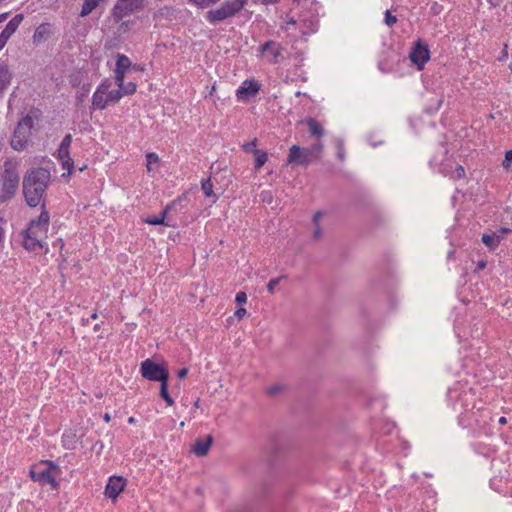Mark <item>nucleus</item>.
Returning <instances> with one entry per match:
<instances>
[{"instance_id": "1", "label": "nucleus", "mask_w": 512, "mask_h": 512, "mask_svg": "<svg viewBox=\"0 0 512 512\" xmlns=\"http://www.w3.org/2000/svg\"><path fill=\"white\" fill-rule=\"evenodd\" d=\"M50 172L43 167L32 168L25 174L22 182L26 204L35 208L41 204L50 182Z\"/></svg>"}, {"instance_id": "2", "label": "nucleus", "mask_w": 512, "mask_h": 512, "mask_svg": "<svg viewBox=\"0 0 512 512\" xmlns=\"http://www.w3.org/2000/svg\"><path fill=\"white\" fill-rule=\"evenodd\" d=\"M41 116L42 112L40 109L31 108L28 114L18 122L11 139V147L14 150L20 151L26 147L34 121H39Z\"/></svg>"}, {"instance_id": "3", "label": "nucleus", "mask_w": 512, "mask_h": 512, "mask_svg": "<svg viewBox=\"0 0 512 512\" xmlns=\"http://www.w3.org/2000/svg\"><path fill=\"white\" fill-rule=\"evenodd\" d=\"M248 0H226L219 8L206 12L205 19L210 24H217L227 18L238 14L247 4Z\"/></svg>"}, {"instance_id": "4", "label": "nucleus", "mask_w": 512, "mask_h": 512, "mask_svg": "<svg viewBox=\"0 0 512 512\" xmlns=\"http://www.w3.org/2000/svg\"><path fill=\"white\" fill-rule=\"evenodd\" d=\"M248 0H226L219 8L206 12L205 19L210 24H217L227 18L238 14L247 4Z\"/></svg>"}, {"instance_id": "5", "label": "nucleus", "mask_w": 512, "mask_h": 512, "mask_svg": "<svg viewBox=\"0 0 512 512\" xmlns=\"http://www.w3.org/2000/svg\"><path fill=\"white\" fill-rule=\"evenodd\" d=\"M146 0H117L111 10L113 21L121 22L125 17L145 7Z\"/></svg>"}, {"instance_id": "6", "label": "nucleus", "mask_w": 512, "mask_h": 512, "mask_svg": "<svg viewBox=\"0 0 512 512\" xmlns=\"http://www.w3.org/2000/svg\"><path fill=\"white\" fill-rule=\"evenodd\" d=\"M140 371L142 377L149 381L162 382L169 380L167 367L163 364L156 363L150 358L141 363Z\"/></svg>"}, {"instance_id": "7", "label": "nucleus", "mask_w": 512, "mask_h": 512, "mask_svg": "<svg viewBox=\"0 0 512 512\" xmlns=\"http://www.w3.org/2000/svg\"><path fill=\"white\" fill-rule=\"evenodd\" d=\"M19 174L14 167H6L3 173V182L0 190L2 202L14 197L19 186Z\"/></svg>"}, {"instance_id": "8", "label": "nucleus", "mask_w": 512, "mask_h": 512, "mask_svg": "<svg viewBox=\"0 0 512 512\" xmlns=\"http://www.w3.org/2000/svg\"><path fill=\"white\" fill-rule=\"evenodd\" d=\"M313 161L315 160L307 148L293 145L289 149L286 163L293 166H308Z\"/></svg>"}, {"instance_id": "9", "label": "nucleus", "mask_w": 512, "mask_h": 512, "mask_svg": "<svg viewBox=\"0 0 512 512\" xmlns=\"http://www.w3.org/2000/svg\"><path fill=\"white\" fill-rule=\"evenodd\" d=\"M409 58L412 63L416 65L418 70H422L426 62H428L430 59V51L428 45L423 43L421 40L415 42L409 53Z\"/></svg>"}, {"instance_id": "10", "label": "nucleus", "mask_w": 512, "mask_h": 512, "mask_svg": "<svg viewBox=\"0 0 512 512\" xmlns=\"http://www.w3.org/2000/svg\"><path fill=\"white\" fill-rule=\"evenodd\" d=\"M112 82L110 79H104L97 87L92 96V109L104 110L107 107L106 93L111 88Z\"/></svg>"}, {"instance_id": "11", "label": "nucleus", "mask_w": 512, "mask_h": 512, "mask_svg": "<svg viewBox=\"0 0 512 512\" xmlns=\"http://www.w3.org/2000/svg\"><path fill=\"white\" fill-rule=\"evenodd\" d=\"M260 84L254 80H245L236 90V97L240 101H249L260 91Z\"/></svg>"}, {"instance_id": "12", "label": "nucleus", "mask_w": 512, "mask_h": 512, "mask_svg": "<svg viewBox=\"0 0 512 512\" xmlns=\"http://www.w3.org/2000/svg\"><path fill=\"white\" fill-rule=\"evenodd\" d=\"M23 19V14H16L7 23V25L0 34V51L5 47L10 37L16 32Z\"/></svg>"}, {"instance_id": "13", "label": "nucleus", "mask_w": 512, "mask_h": 512, "mask_svg": "<svg viewBox=\"0 0 512 512\" xmlns=\"http://www.w3.org/2000/svg\"><path fill=\"white\" fill-rule=\"evenodd\" d=\"M49 213L45 210V204L42 203V211L36 219H32L28 226V233L39 234L45 232L49 224Z\"/></svg>"}, {"instance_id": "14", "label": "nucleus", "mask_w": 512, "mask_h": 512, "mask_svg": "<svg viewBox=\"0 0 512 512\" xmlns=\"http://www.w3.org/2000/svg\"><path fill=\"white\" fill-rule=\"evenodd\" d=\"M282 51H283V47L279 43L272 41V40L266 41L260 47V52L262 54H264L266 52H268L270 54L269 62L272 64L280 63L284 59Z\"/></svg>"}, {"instance_id": "15", "label": "nucleus", "mask_w": 512, "mask_h": 512, "mask_svg": "<svg viewBox=\"0 0 512 512\" xmlns=\"http://www.w3.org/2000/svg\"><path fill=\"white\" fill-rule=\"evenodd\" d=\"M125 488V479L121 476H112L105 487V496L115 500Z\"/></svg>"}, {"instance_id": "16", "label": "nucleus", "mask_w": 512, "mask_h": 512, "mask_svg": "<svg viewBox=\"0 0 512 512\" xmlns=\"http://www.w3.org/2000/svg\"><path fill=\"white\" fill-rule=\"evenodd\" d=\"M183 199H186L185 195H182V196L178 197L177 199H175L174 201H172L169 205H167L163 209V211L158 216L148 217L144 220V222L147 224H150V225L162 224V225L171 227L172 225L170 223L165 222L166 215L171 209L175 208L178 204H180Z\"/></svg>"}, {"instance_id": "17", "label": "nucleus", "mask_w": 512, "mask_h": 512, "mask_svg": "<svg viewBox=\"0 0 512 512\" xmlns=\"http://www.w3.org/2000/svg\"><path fill=\"white\" fill-rule=\"evenodd\" d=\"M30 478L34 482H39L40 484H50L53 488L58 487V483L55 477L52 475L50 469H44L42 471H36L31 469L29 472Z\"/></svg>"}, {"instance_id": "18", "label": "nucleus", "mask_w": 512, "mask_h": 512, "mask_svg": "<svg viewBox=\"0 0 512 512\" xmlns=\"http://www.w3.org/2000/svg\"><path fill=\"white\" fill-rule=\"evenodd\" d=\"M213 443V437L211 435H208L207 438L204 439H197L192 446V451L194 454L198 457H203L207 455L209 448L211 447Z\"/></svg>"}, {"instance_id": "19", "label": "nucleus", "mask_w": 512, "mask_h": 512, "mask_svg": "<svg viewBox=\"0 0 512 512\" xmlns=\"http://www.w3.org/2000/svg\"><path fill=\"white\" fill-rule=\"evenodd\" d=\"M23 235V246L29 251H34L36 248L41 247V242L38 239L39 234L28 233V229L22 232Z\"/></svg>"}, {"instance_id": "20", "label": "nucleus", "mask_w": 512, "mask_h": 512, "mask_svg": "<svg viewBox=\"0 0 512 512\" xmlns=\"http://www.w3.org/2000/svg\"><path fill=\"white\" fill-rule=\"evenodd\" d=\"M502 239V235L493 232L492 234H483L481 240L490 250H495Z\"/></svg>"}, {"instance_id": "21", "label": "nucleus", "mask_w": 512, "mask_h": 512, "mask_svg": "<svg viewBox=\"0 0 512 512\" xmlns=\"http://www.w3.org/2000/svg\"><path fill=\"white\" fill-rule=\"evenodd\" d=\"M12 74L7 65H0V94H2L10 84Z\"/></svg>"}, {"instance_id": "22", "label": "nucleus", "mask_w": 512, "mask_h": 512, "mask_svg": "<svg viewBox=\"0 0 512 512\" xmlns=\"http://www.w3.org/2000/svg\"><path fill=\"white\" fill-rule=\"evenodd\" d=\"M50 34L49 24H41L38 26L33 34V43L38 44L45 40Z\"/></svg>"}, {"instance_id": "23", "label": "nucleus", "mask_w": 512, "mask_h": 512, "mask_svg": "<svg viewBox=\"0 0 512 512\" xmlns=\"http://www.w3.org/2000/svg\"><path fill=\"white\" fill-rule=\"evenodd\" d=\"M306 125L308 126L309 132L311 135L320 138L324 135V129L314 118H308L305 120Z\"/></svg>"}, {"instance_id": "24", "label": "nucleus", "mask_w": 512, "mask_h": 512, "mask_svg": "<svg viewBox=\"0 0 512 512\" xmlns=\"http://www.w3.org/2000/svg\"><path fill=\"white\" fill-rule=\"evenodd\" d=\"M132 66L131 60L124 54H117L116 57V67L115 70L127 72V70Z\"/></svg>"}, {"instance_id": "25", "label": "nucleus", "mask_w": 512, "mask_h": 512, "mask_svg": "<svg viewBox=\"0 0 512 512\" xmlns=\"http://www.w3.org/2000/svg\"><path fill=\"white\" fill-rule=\"evenodd\" d=\"M168 381L165 380L160 382V397L166 402L167 406H172L174 404L173 398L168 393Z\"/></svg>"}, {"instance_id": "26", "label": "nucleus", "mask_w": 512, "mask_h": 512, "mask_svg": "<svg viewBox=\"0 0 512 512\" xmlns=\"http://www.w3.org/2000/svg\"><path fill=\"white\" fill-rule=\"evenodd\" d=\"M58 157H59V159L61 161L62 167L64 169H67L68 170V174L70 175L72 173L73 168H74V161L70 157V152L67 151V156H65L64 154H62V153H60L58 151Z\"/></svg>"}, {"instance_id": "27", "label": "nucleus", "mask_w": 512, "mask_h": 512, "mask_svg": "<svg viewBox=\"0 0 512 512\" xmlns=\"http://www.w3.org/2000/svg\"><path fill=\"white\" fill-rule=\"evenodd\" d=\"M323 216V213L321 211H317L313 216V224H314V232H313V238L319 239L322 236V229L320 227V219Z\"/></svg>"}, {"instance_id": "28", "label": "nucleus", "mask_w": 512, "mask_h": 512, "mask_svg": "<svg viewBox=\"0 0 512 512\" xmlns=\"http://www.w3.org/2000/svg\"><path fill=\"white\" fill-rule=\"evenodd\" d=\"M254 155H255L254 168H255V170H259L267 162L268 154L263 150H258V151H256V153Z\"/></svg>"}, {"instance_id": "29", "label": "nucleus", "mask_w": 512, "mask_h": 512, "mask_svg": "<svg viewBox=\"0 0 512 512\" xmlns=\"http://www.w3.org/2000/svg\"><path fill=\"white\" fill-rule=\"evenodd\" d=\"M123 97V93H122V90H108V92L106 93V100H107V105L109 103H112V104H116L120 101V99Z\"/></svg>"}, {"instance_id": "30", "label": "nucleus", "mask_w": 512, "mask_h": 512, "mask_svg": "<svg viewBox=\"0 0 512 512\" xmlns=\"http://www.w3.org/2000/svg\"><path fill=\"white\" fill-rule=\"evenodd\" d=\"M201 189L206 197L210 198L214 196L213 184L210 178L203 179L201 181Z\"/></svg>"}, {"instance_id": "31", "label": "nucleus", "mask_w": 512, "mask_h": 512, "mask_svg": "<svg viewBox=\"0 0 512 512\" xmlns=\"http://www.w3.org/2000/svg\"><path fill=\"white\" fill-rule=\"evenodd\" d=\"M90 92V84H84L81 89L76 93V101L81 104L88 97Z\"/></svg>"}, {"instance_id": "32", "label": "nucleus", "mask_w": 512, "mask_h": 512, "mask_svg": "<svg viewBox=\"0 0 512 512\" xmlns=\"http://www.w3.org/2000/svg\"><path fill=\"white\" fill-rule=\"evenodd\" d=\"M71 143H72L71 134L65 135L61 141L58 151L60 153L64 154L65 156H67V151H69Z\"/></svg>"}, {"instance_id": "33", "label": "nucleus", "mask_w": 512, "mask_h": 512, "mask_svg": "<svg viewBox=\"0 0 512 512\" xmlns=\"http://www.w3.org/2000/svg\"><path fill=\"white\" fill-rule=\"evenodd\" d=\"M220 0H189L192 4L196 5L199 8L205 9L211 7L212 5L218 3Z\"/></svg>"}, {"instance_id": "34", "label": "nucleus", "mask_w": 512, "mask_h": 512, "mask_svg": "<svg viewBox=\"0 0 512 512\" xmlns=\"http://www.w3.org/2000/svg\"><path fill=\"white\" fill-rule=\"evenodd\" d=\"M137 85L134 82L124 83L122 87H119V90H122L124 95H132L136 92Z\"/></svg>"}, {"instance_id": "35", "label": "nucleus", "mask_w": 512, "mask_h": 512, "mask_svg": "<svg viewBox=\"0 0 512 512\" xmlns=\"http://www.w3.org/2000/svg\"><path fill=\"white\" fill-rule=\"evenodd\" d=\"M307 149L311 152V155L314 158V160H317L320 157V154L323 150V144L321 142H317Z\"/></svg>"}, {"instance_id": "36", "label": "nucleus", "mask_w": 512, "mask_h": 512, "mask_svg": "<svg viewBox=\"0 0 512 512\" xmlns=\"http://www.w3.org/2000/svg\"><path fill=\"white\" fill-rule=\"evenodd\" d=\"M286 278V276L282 275L276 278L271 279L267 284V290L270 294L275 293L276 286L280 283L282 279Z\"/></svg>"}, {"instance_id": "37", "label": "nucleus", "mask_w": 512, "mask_h": 512, "mask_svg": "<svg viewBox=\"0 0 512 512\" xmlns=\"http://www.w3.org/2000/svg\"><path fill=\"white\" fill-rule=\"evenodd\" d=\"M397 22V17L392 15L389 10H386L384 13V23L388 27H392Z\"/></svg>"}, {"instance_id": "38", "label": "nucleus", "mask_w": 512, "mask_h": 512, "mask_svg": "<svg viewBox=\"0 0 512 512\" xmlns=\"http://www.w3.org/2000/svg\"><path fill=\"white\" fill-rule=\"evenodd\" d=\"M336 148H337V157L340 161H344L345 159V149H344V143L342 140L338 139L336 141Z\"/></svg>"}, {"instance_id": "39", "label": "nucleus", "mask_w": 512, "mask_h": 512, "mask_svg": "<svg viewBox=\"0 0 512 512\" xmlns=\"http://www.w3.org/2000/svg\"><path fill=\"white\" fill-rule=\"evenodd\" d=\"M74 437V434H64L62 437L63 446L68 449L72 448V445L74 443Z\"/></svg>"}, {"instance_id": "40", "label": "nucleus", "mask_w": 512, "mask_h": 512, "mask_svg": "<svg viewBox=\"0 0 512 512\" xmlns=\"http://www.w3.org/2000/svg\"><path fill=\"white\" fill-rule=\"evenodd\" d=\"M115 73V83L118 87H122L125 79V72L114 70Z\"/></svg>"}, {"instance_id": "41", "label": "nucleus", "mask_w": 512, "mask_h": 512, "mask_svg": "<svg viewBox=\"0 0 512 512\" xmlns=\"http://www.w3.org/2000/svg\"><path fill=\"white\" fill-rule=\"evenodd\" d=\"M466 175L465 169L462 165H457L455 168V171L453 172L452 178L453 179H462Z\"/></svg>"}, {"instance_id": "42", "label": "nucleus", "mask_w": 512, "mask_h": 512, "mask_svg": "<svg viewBox=\"0 0 512 512\" xmlns=\"http://www.w3.org/2000/svg\"><path fill=\"white\" fill-rule=\"evenodd\" d=\"M283 390H284V386L283 385L276 384V385L270 386L267 389V394H269L270 396H275V395H277L278 393H280Z\"/></svg>"}, {"instance_id": "43", "label": "nucleus", "mask_w": 512, "mask_h": 512, "mask_svg": "<svg viewBox=\"0 0 512 512\" xmlns=\"http://www.w3.org/2000/svg\"><path fill=\"white\" fill-rule=\"evenodd\" d=\"M243 150L245 152H248V153H253L255 154L256 151H258V149H256V140H253L251 142H248V143H245L243 146H242Z\"/></svg>"}, {"instance_id": "44", "label": "nucleus", "mask_w": 512, "mask_h": 512, "mask_svg": "<svg viewBox=\"0 0 512 512\" xmlns=\"http://www.w3.org/2000/svg\"><path fill=\"white\" fill-rule=\"evenodd\" d=\"M235 301H236V303H237V304H239V305L246 303V301H247V295H246V293H245V292H243V291H239V292L236 294Z\"/></svg>"}, {"instance_id": "45", "label": "nucleus", "mask_w": 512, "mask_h": 512, "mask_svg": "<svg viewBox=\"0 0 512 512\" xmlns=\"http://www.w3.org/2000/svg\"><path fill=\"white\" fill-rule=\"evenodd\" d=\"M511 163H512V158L510 157L509 153L506 152L505 153V158L502 162V166L504 169L508 170L511 166Z\"/></svg>"}, {"instance_id": "46", "label": "nucleus", "mask_w": 512, "mask_h": 512, "mask_svg": "<svg viewBox=\"0 0 512 512\" xmlns=\"http://www.w3.org/2000/svg\"><path fill=\"white\" fill-rule=\"evenodd\" d=\"M246 314L247 310L243 307L238 308L234 313L235 317L239 320L242 319Z\"/></svg>"}, {"instance_id": "47", "label": "nucleus", "mask_w": 512, "mask_h": 512, "mask_svg": "<svg viewBox=\"0 0 512 512\" xmlns=\"http://www.w3.org/2000/svg\"><path fill=\"white\" fill-rule=\"evenodd\" d=\"M147 160H148L149 164L152 163V162L156 163V162L159 161V157L155 153H148L147 154Z\"/></svg>"}, {"instance_id": "48", "label": "nucleus", "mask_w": 512, "mask_h": 512, "mask_svg": "<svg viewBox=\"0 0 512 512\" xmlns=\"http://www.w3.org/2000/svg\"><path fill=\"white\" fill-rule=\"evenodd\" d=\"M188 374V368H182L177 372V376L179 379H184Z\"/></svg>"}, {"instance_id": "49", "label": "nucleus", "mask_w": 512, "mask_h": 512, "mask_svg": "<svg viewBox=\"0 0 512 512\" xmlns=\"http://www.w3.org/2000/svg\"><path fill=\"white\" fill-rule=\"evenodd\" d=\"M129 25H130V22L123 21V22H121V24L119 26V30L123 31V32H126L129 29Z\"/></svg>"}, {"instance_id": "50", "label": "nucleus", "mask_w": 512, "mask_h": 512, "mask_svg": "<svg viewBox=\"0 0 512 512\" xmlns=\"http://www.w3.org/2000/svg\"><path fill=\"white\" fill-rule=\"evenodd\" d=\"M5 222L3 217H0V243L2 242L4 238V229L2 227V224Z\"/></svg>"}, {"instance_id": "51", "label": "nucleus", "mask_w": 512, "mask_h": 512, "mask_svg": "<svg viewBox=\"0 0 512 512\" xmlns=\"http://www.w3.org/2000/svg\"><path fill=\"white\" fill-rule=\"evenodd\" d=\"M45 464L48 466L46 469H50V471L52 469H57L58 468V466L54 462H52L50 460L45 461Z\"/></svg>"}, {"instance_id": "52", "label": "nucleus", "mask_w": 512, "mask_h": 512, "mask_svg": "<svg viewBox=\"0 0 512 512\" xmlns=\"http://www.w3.org/2000/svg\"><path fill=\"white\" fill-rule=\"evenodd\" d=\"M511 232V229L509 228H501L497 230L495 233H498L499 235H502L504 237V234Z\"/></svg>"}, {"instance_id": "53", "label": "nucleus", "mask_w": 512, "mask_h": 512, "mask_svg": "<svg viewBox=\"0 0 512 512\" xmlns=\"http://www.w3.org/2000/svg\"><path fill=\"white\" fill-rule=\"evenodd\" d=\"M70 83L72 84V86H77V85H79L80 81L78 80L77 77H75V78L71 77Z\"/></svg>"}, {"instance_id": "54", "label": "nucleus", "mask_w": 512, "mask_h": 512, "mask_svg": "<svg viewBox=\"0 0 512 512\" xmlns=\"http://www.w3.org/2000/svg\"><path fill=\"white\" fill-rule=\"evenodd\" d=\"M9 16V12L0 14V23L4 22Z\"/></svg>"}, {"instance_id": "55", "label": "nucleus", "mask_w": 512, "mask_h": 512, "mask_svg": "<svg viewBox=\"0 0 512 512\" xmlns=\"http://www.w3.org/2000/svg\"><path fill=\"white\" fill-rule=\"evenodd\" d=\"M263 4H274L277 3L279 0H260Z\"/></svg>"}, {"instance_id": "56", "label": "nucleus", "mask_w": 512, "mask_h": 512, "mask_svg": "<svg viewBox=\"0 0 512 512\" xmlns=\"http://www.w3.org/2000/svg\"><path fill=\"white\" fill-rule=\"evenodd\" d=\"M477 266H478V269H484L486 267V262L479 261Z\"/></svg>"}, {"instance_id": "57", "label": "nucleus", "mask_w": 512, "mask_h": 512, "mask_svg": "<svg viewBox=\"0 0 512 512\" xmlns=\"http://www.w3.org/2000/svg\"><path fill=\"white\" fill-rule=\"evenodd\" d=\"M286 23H287V25H295L296 24V20L293 17H291L289 20H287Z\"/></svg>"}, {"instance_id": "58", "label": "nucleus", "mask_w": 512, "mask_h": 512, "mask_svg": "<svg viewBox=\"0 0 512 512\" xmlns=\"http://www.w3.org/2000/svg\"><path fill=\"white\" fill-rule=\"evenodd\" d=\"M506 423H507V419H506V417H504V416L500 417V419H499V424H501V425H505Z\"/></svg>"}, {"instance_id": "59", "label": "nucleus", "mask_w": 512, "mask_h": 512, "mask_svg": "<svg viewBox=\"0 0 512 512\" xmlns=\"http://www.w3.org/2000/svg\"><path fill=\"white\" fill-rule=\"evenodd\" d=\"M102 324H103V323H101V324H100V323L95 324V325H94V327H93V330H94V331H96V332H97V331H99V330H100V328H101V326H102Z\"/></svg>"}, {"instance_id": "60", "label": "nucleus", "mask_w": 512, "mask_h": 512, "mask_svg": "<svg viewBox=\"0 0 512 512\" xmlns=\"http://www.w3.org/2000/svg\"><path fill=\"white\" fill-rule=\"evenodd\" d=\"M103 419H104V421H105V422H107V423H108V422H110L111 417H110V415H109L108 413H106V414L103 416Z\"/></svg>"}, {"instance_id": "61", "label": "nucleus", "mask_w": 512, "mask_h": 512, "mask_svg": "<svg viewBox=\"0 0 512 512\" xmlns=\"http://www.w3.org/2000/svg\"><path fill=\"white\" fill-rule=\"evenodd\" d=\"M97 318H98L97 312L92 313L91 316H90V319H93V320H95Z\"/></svg>"}, {"instance_id": "62", "label": "nucleus", "mask_w": 512, "mask_h": 512, "mask_svg": "<svg viewBox=\"0 0 512 512\" xmlns=\"http://www.w3.org/2000/svg\"><path fill=\"white\" fill-rule=\"evenodd\" d=\"M82 325L86 326L89 324V319L82 318Z\"/></svg>"}, {"instance_id": "63", "label": "nucleus", "mask_w": 512, "mask_h": 512, "mask_svg": "<svg viewBox=\"0 0 512 512\" xmlns=\"http://www.w3.org/2000/svg\"><path fill=\"white\" fill-rule=\"evenodd\" d=\"M128 423H130V424L135 423V418L134 417L128 418Z\"/></svg>"}, {"instance_id": "64", "label": "nucleus", "mask_w": 512, "mask_h": 512, "mask_svg": "<svg viewBox=\"0 0 512 512\" xmlns=\"http://www.w3.org/2000/svg\"><path fill=\"white\" fill-rule=\"evenodd\" d=\"M199 402H200V400H199V399H197V400L195 401V403H194V406H195V407H199Z\"/></svg>"}]
</instances>
